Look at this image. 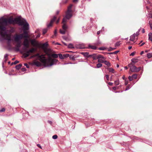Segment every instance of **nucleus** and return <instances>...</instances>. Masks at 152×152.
I'll use <instances>...</instances> for the list:
<instances>
[{"label":"nucleus","instance_id":"393cba45","mask_svg":"<svg viewBox=\"0 0 152 152\" xmlns=\"http://www.w3.org/2000/svg\"><path fill=\"white\" fill-rule=\"evenodd\" d=\"M68 47L70 48H74V46L72 44H69L68 45Z\"/></svg>","mask_w":152,"mask_h":152},{"label":"nucleus","instance_id":"603ef678","mask_svg":"<svg viewBox=\"0 0 152 152\" xmlns=\"http://www.w3.org/2000/svg\"><path fill=\"white\" fill-rule=\"evenodd\" d=\"M8 55L6 54L4 56V59H8Z\"/></svg>","mask_w":152,"mask_h":152},{"label":"nucleus","instance_id":"3c124183","mask_svg":"<svg viewBox=\"0 0 152 152\" xmlns=\"http://www.w3.org/2000/svg\"><path fill=\"white\" fill-rule=\"evenodd\" d=\"M43 55H39V54L38 53L37 54V55H36V56H38L39 58H41V57L43 56Z\"/></svg>","mask_w":152,"mask_h":152},{"label":"nucleus","instance_id":"e433bc0d","mask_svg":"<svg viewBox=\"0 0 152 152\" xmlns=\"http://www.w3.org/2000/svg\"><path fill=\"white\" fill-rule=\"evenodd\" d=\"M120 45V42H118L115 43V47H118Z\"/></svg>","mask_w":152,"mask_h":152},{"label":"nucleus","instance_id":"69168bd1","mask_svg":"<svg viewBox=\"0 0 152 152\" xmlns=\"http://www.w3.org/2000/svg\"><path fill=\"white\" fill-rule=\"evenodd\" d=\"M37 146H38V147H39V148H42V147H41V146L39 144H38L37 145Z\"/></svg>","mask_w":152,"mask_h":152},{"label":"nucleus","instance_id":"9b49d317","mask_svg":"<svg viewBox=\"0 0 152 152\" xmlns=\"http://www.w3.org/2000/svg\"><path fill=\"white\" fill-rule=\"evenodd\" d=\"M100 56L101 57L98 58V62L99 63H103L106 58L101 55H100Z\"/></svg>","mask_w":152,"mask_h":152},{"label":"nucleus","instance_id":"2f4dec72","mask_svg":"<svg viewBox=\"0 0 152 152\" xmlns=\"http://www.w3.org/2000/svg\"><path fill=\"white\" fill-rule=\"evenodd\" d=\"M58 56H59V58L61 59H64L63 56H62V55L61 53H59L58 54Z\"/></svg>","mask_w":152,"mask_h":152},{"label":"nucleus","instance_id":"a18cd8bd","mask_svg":"<svg viewBox=\"0 0 152 152\" xmlns=\"http://www.w3.org/2000/svg\"><path fill=\"white\" fill-rule=\"evenodd\" d=\"M130 88L131 87H130L129 85L126 87V88L125 89V91H127L129 90Z\"/></svg>","mask_w":152,"mask_h":152},{"label":"nucleus","instance_id":"338daca9","mask_svg":"<svg viewBox=\"0 0 152 152\" xmlns=\"http://www.w3.org/2000/svg\"><path fill=\"white\" fill-rule=\"evenodd\" d=\"M59 19H59H59H58V20H57L56 21V24H58V23H59Z\"/></svg>","mask_w":152,"mask_h":152},{"label":"nucleus","instance_id":"4d7b16f0","mask_svg":"<svg viewBox=\"0 0 152 152\" xmlns=\"http://www.w3.org/2000/svg\"><path fill=\"white\" fill-rule=\"evenodd\" d=\"M26 70V69L25 68H23L22 69V71L23 72H25Z\"/></svg>","mask_w":152,"mask_h":152},{"label":"nucleus","instance_id":"1a4fd4ad","mask_svg":"<svg viewBox=\"0 0 152 152\" xmlns=\"http://www.w3.org/2000/svg\"><path fill=\"white\" fill-rule=\"evenodd\" d=\"M138 59L137 58H132L131 59V62L128 65V66H130L134 65V64L138 61Z\"/></svg>","mask_w":152,"mask_h":152},{"label":"nucleus","instance_id":"37998d69","mask_svg":"<svg viewBox=\"0 0 152 152\" xmlns=\"http://www.w3.org/2000/svg\"><path fill=\"white\" fill-rule=\"evenodd\" d=\"M133 78L132 76H129L128 77V79L129 81H131L133 80Z\"/></svg>","mask_w":152,"mask_h":152},{"label":"nucleus","instance_id":"6e6d98bb","mask_svg":"<svg viewBox=\"0 0 152 152\" xmlns=\"http://www.w3.org/2000/svg\"><path fill=\"white\" fill-rule=\"evenodd\" d=\"M105 77H106L107 80H109V75H105Z\"/></svg>","mask_w":152,"mask_h":152},{"label":"nucleus","instance_id":"774afa93","mask_svg":"<svg viewBox=\"0 0 152 152\" xmlns=\"http://www.w3.org/2000/svg\"><path fill=\"white\" fill-rule=\"evenodd\" d=\"M142 33H145V30H144V28H143V29H142Z\"/></svg>","mask_w":152,"mask_h":152},{"label":"nucleus","instance_id":"20e7f679","mask_svg":"<svg viewBox=\"0 0 152 152\" xmlns=\"http://www.w3.org/2000/svg\"><path fill=\"white\" fill-rule=\"evenodd\" d=\"M23 34L24 36H23V37L28 38L29 37L28 33L27 31L29 29V24L27 22L26 20L23 21Z\"/></svg>","mask_w":152,"mask_h":152},{"label":"nucleus","instance_id":"ddd939ff","mask_svg":"<svg viewBox=\"0 0 152 152\" xmlns=\"http://www.w3.org/2000/svg\"><path fill=\"white\" fill-rule=\"evenodd\" d=\"M135 36L136 34L135 33L133 34L132 35L130 36V40L132 41H134Z\"/></svg>","mask_w":152,"mask_h":152},{"label":"nucleus","instance_id":"f704fd0d","mask_svg":"<svg viewBox=\"0 0 152 152\" xmlns=\"http://www.w3.org/2000/svg\"><path fill=\"white\" fill-rule=\"evenodd\" d=\"M69 58L71 59H72V60H74L75 59V57L73 55H69Z\"/></svg>","mask_w":152,"mask_h":152},{"label":"nucleus","instance_id":"5fc2aeb1","mask_svg":"<svg viewBox=\"0 0 152 152\" xmlns=\"http://www.w3.org/2000/svg\"><path fill=\"white\" fill-rule=\"evenodd\" d=\"M128 80H125V85H127L128 84Z\"/></svg>","mask_w":152,"mask_h":152},{"label":"nucleus","instance_id":"bb28decb","mask_svg":"<svg viewBox=\"0 0 152 152\" xmlns=\"http://www.w3.org/2000/svg\"><path fill=\"white\" fill-rule=\"evenodd\" d=\"M102 64L101 63H99L96 64V68H99L102 66Z\"/></svg>","mask_w":152,"mask_h":152},{"label":"nucleus","instance_id":"b1692460","mask_svg":"<svg viewBox=\"0 0 152 152\" xmlns=\"http://www.w3.org/2000/svg\"><path fill=\"white\" fill-rule=\"evenodd\" d=\"M36 50V49L34 48H32L29 50V52H30V53H33Z\"/></svg>","mask_w":152,"mask_h":152},{"label":"nucleus","instance_id":"58836bf2","mask_svg":"<svg viewBox=\"0 0 152 152\" xmlns=\"http://www.w3.org/2000/svg\"><path fill=\"white\" fill-rule=\"evenodd\" d=\"M47 31V29H44L43 30V34H45Z\"/></svg>","mask_w":152,"mask_h":152},{"label":"nucleus","instance_id":"7ed1b4c3","mask_svg":"<svg viewBox=\"0 0 152 152\" xmlns=\"http://www.w3.org/2000/svg\"><path fill=\"white\" fill-rule=\"evenodd\" d=\"M23 37V34H16L13 37L14 41L17 42L16 46L15 48V51H20V48L21 46L20 40Z\"/></svg>","mask_w":152,"mask_h":152},{"label":"nucleus","instance_id":"c85d7f7f","mask_svg":"<svg viewBox=\"0 0 152 152\" xmlns=\"http://www.w3.org/2000/svg\"><path fill=\"white\" fill-rule=\"evenodd\" d=\"M66 31L64 30L63 29V30L60 29V32L61 34H65Z\"/></svg>","mask_w":152,"mask_h":152},{"label":"nucleus","instance_id":"0eeeda50","mask_svg":"<svg viewBox=\"0 0 152 152\" xmlns=\"http://www.w3.org/2000/svg\"><path fill=\"white\" fill-rule=\"evenodd\" d=\"M56 17L54 16L53 18L51 20L50 22L48 23H47L48 28H49L52 26L53 23L56 20Z\"/></svg>","mask_w":152,"mask_h":152},{"label":"nucleus","instance_id":"2eb2a0df","mask_svg":"<svg viewBox=\"0 0 152 152\" xmlns=\"http://www.w3.org/2000/svg\"><path fill=\"white\" fill-rule=\"evenodd\" d=\"M103 63H104L106 65H107L108 67L110 66L111 65L109 61H107L106 60H105Z\"/></svg>","mask_w":152,"mask_h":152},{"label":"nucleus","instance_id":"412c9836","mask_svg":"<svg viewBox=\"0 0 152 152\" xmlns=\"http://www.w3.org/2000/svg\"><path fill=\"white\" fill-rule=\"evenodd\" d=\"M63 25L62 26V28L63 30L66 31L67 28V26L65 23H63Z\"/></svg>","mask_w":152,"mask_h":152},{"label":"nucleus","instance_id":"e2e57ef3","mask_svg":"<svg viewBox=\"0 0 152 152\" xmlns=\"http://www.w3.org/2000/svg\"><path fill=\"white\" fill-rule=\"evenodd\" d=\"M113 83L111 82H109L108 83V84L110 86H112L113 85Z\"/></svg>","mask_w":152,"mask_h":152},{"label":"nucleus","instance_id":"a19ab883","mask_svg":"<svg viewBox=\"0 0 152 152\" xmlns=\"http://www.w3.org/2000/svg\"><path fill=\"white\" fill-rule=\"evenodd\" d=\"M52 138L53 139H56L57 138L58 136L56 135H55L53 136Z\"/></svg>","mask_w":152,"mask_h":152},{"label":"nucleus","instance_id":"5701e85b","mask_svg":"<svg viewBox=\"0 0 152 152\" xmlns=\"http://www.w3.org/2000/svg\"><path fill=\"white\" fill-rule=\"evenodd\" d=\"M72 6H73L72 4L70 5L68 7V9H67L68 11H72L71 9L72 7Z\"/></svg>","mask_w":152,"mask_h":152},{"label":"nucleus","instance_id":"4c0bfd02","mask_svg":"<svg viewBox=\"0 0 152 152\" xmlns=\"http://www.w3.org/2000/svg\"><path fill=\"white\" fill-rule=\"evenodd\" d=\"M119 51H115L114 52H113V53H109V54H117V53H118V52Z\"/></svg>","mask_w":152,"mask_h":152},{"label":"nucleus","instance_id":"f03ea898","mask_svg":"<svg viewBox=\"0 0 152 152\" xmlns=\"http://www.w3.org/2000/svg\"><path fill=\"white\" fill-rule=\"evenodd\" d=\"M39 58L41 62L44 64L47 65L48 66L56 64L57 62L58 61L57 59H52L51 58H49L48 59H47L43 55L41 58Z\"/></svg>","mask_w":152,"mask_h":152},{"label":"nucleus","instance_id":"423d86ee","mask_svg":"<svg viewBox=\"0 0 152 152\" xmlns=\"http://www.w3.org/2000/svg\"><path fill=\"white\" fill-rule=\"evenodd\" d=\"M23 45L24 47L23 48V49L26 50L29 47V43L28 39L26 38L24 39L23 42Z\"/></svg>","mask_w":152,"mask_h":152},{"label":"nucleus","instance_id":"de8ad7c7","mask_svg":"<svg viewBox=\"0 0 152 152\" xmlns=\"http://www.w3.org/2000/svg\"><path fill=\"white\" fill-rule=\"evenodd\" d=\"M136 52L134 51L131 54H130V56H134V55L135 54Z\"/></svg>","mask_w":152,"mask_h":152},{"label":"nucleus","instance_id":"bf43d9fd","mask_svg":"<svg viewBox=\"0 0 152 152\" xmlns=\"http://www.w3.org/2000/svg\"><path fill=\"white\" fill-rule=\"evenodd\" d=\"M99 49L101 50H104V48L103 47H101L99 48Z\"/></svg>","mask_w":152,"mask_h":152},{"label":"nucleus","instance_id":"680f3d73","mask_svg":"<svg viewBox=\"0 0 152 152\" xmlns=\"http://www.w3.org/2000/svg\"><path fill=\"white\" fill-rule=\"evenodd\" d=\"M112 88L115 91L117 89V87H113Z\"/></svg>","mask_w":152,"mask_h":152},{"label":"nucleus","instance_id":"c9c22d12","mask_svg":"<svg viewBox=\"0 0 152 152\" xmlns=\"http://www.w3.org/2000/svg\"><path fill=\"white\" fill-rule=\"evenodd\" d=\"M23 55L25 58H26L28 57L30 55V54H27L25 53H24Z\"/></svg>","mask_w":152,"mask_h":152},{"label":"nucleus","instance_id":"dca6fc26","mask_svg":"<svg viewBox=\"0 0 152 152\" xmlns=\"http://www.w3.org/2000/svg\"><path fill=\"white\" fill-rule=\"evenodd\" d=\"M88 48L94 50H96L97 49V47L95 46L90 45H88Z\"/></svg>","mask_w":152,"mask_h":152},{"label":"nucleus","instance_id":"79ce46f5","mask_svg":"<svg viewBox=\"0 0 152 152\" xmlns=\"http://www.w3.org/2000/svg\"><path fill=\"white\" fill-rule=\"evenodd\" d=\"M64 58H67L68 57H69V55L68 54H64L63 55Z\"/></svg>","mask_w":152,"mask_h":152},{"label":"nucleus","instance_id":"72a5a7b5","mask_svg":"<svg viewBox=\"0 0 152 152\" xmlns=\"http://www.w3.org/2000/svg\"><path fill=\"white\" fill-rule=\"evenodd\" d=\"M57 34V30L56 29H55L54 31V35H53L52 37V38H53L54 36H56Z\"/></svg>","mask_w":152,"mask_h":152},{"label":"nucleus","instance_id":"f8f14e48","mask_svg":"<svg viewBox=\"0 0 152 152\" xmlns=\"http://www.w3.org/2000/svg\"><path fill=\"white\" fill-rule=\"evenodd\" d=\"M30 42L31 45L33 46H35L37 45V42H36L35 39H31Z\"/></svg>","mask_w":152,"mask_h":152},{"label":"nucleus","instance_id":"ea45409f","mask_svg":"<svg viewBox=\"0 0 152 152\" xmlns=\"http://www.w3.org/2000/svg\"><path fill=\"white\" fill-rule=\"evenodd\" d=\"M147 16L150 18H152V14L151 13H148Z\"/></svg>","mask_w":152,"mask_h":152},{"label":"nucleus","instance_id":"6ab92c4d","mask_svg":"<svg viewBox=\"0 0 152 152\" xmlns=\"http://www.w3.org/2000/svg\"><path fill=\"white\" fill-rule=\"evenodd\" d=\"M22 66V64H20L18 65H16L15 66V68L16 69L19 70L21 68Z\"/></svg>","mask_w":152,"mask_h":152},{"label":"nucleus","instance_id":"49530a36","mask_svg":"<svg viewBox=\"0 0 152 152\" xmlns=\"http://www.w3.org/2000/svg\"><path fill=\"white\" fill-rule=\"evenodd\" d=\"M149 24L150 27L151 29H152V23L150 22V20L149 21Z\"/></svg>","mask_w":152,"mask_h":152},{"label":"nucleus","instance_id":"39448f33","mask_svg":"<svg viewBox=\"0 0 152 152\" xmlns=\"http://www.w3.org/2000/svg\"><path fill=\"white\" fill-rule=\"evenodd\" d=\"M129 67H130V70L132 72H139L141 69V67L137 68L134 65L130 66Z\"/></svg>","mask_w":152,"mask_h":152},{"label":"nucleus","instance_id":"0e129e2a","mask_svg":"<svg viewBox=\"0 0 152 152\" xmlns=\"http://www.w3.org/2000/svg\"><path fill=\"white\" fill-rule=\"evenodd\" d=\"M48 122L51 125L52 124V122L51 121H48Z\"/></svg>","mask_w":152,"mask_h":152},{"label":"nucleus","instance_id":"9d476101","mask_svg":"<svg viewBox=\"0 0 152 152\" xmlns=\"http://www.w3.org/2000/svg\"><path fill=\"white\" fill-rule=\"evenodd\" d=\"M72 16V11H68L66 12V17L68 20L70 19Z\"/></svg>","mask_w":152,"mask_h":152},{"label":"nucleus","instance_id":"4be33fe9","mask_svg":"<svg viewBox=\"0 0 152 152\" xmlns=\"http://www.w3.org/2000/svg\"><path fill=\"white\" fill-rule=\"evenodd\" d=\"M51 56L54 58H57L58 57V54H53L51 55Z\"/></svg>","mask_w":152,"mask_h":152},{"label":"nucleus","instance_id":"8fccbe9b","mask_svg":"<svg viewBox=\"0 0 152 152\" xmlns=\"http://www.w3.org/2000/svg\"><path fill=\"white\" fill-rule=\"evenodd\" d=\"M24 65L26 66L27 68H28L29 67V66L26 63H24Z\"/></svg>","mask_w":152,"mask_h":152},{"label":"nucleus","instance_id":"09e8293b","mask_svg":"<svg viewBox=\"0 0 152 152\" xmlns=\"http://www.w3.org/2000/svg\"><path fill=\"white\" fill-rule=\"evenodd\" d=\"M140 29H139L138 30V31H137L136 33V36H138L139 35V32L140 31Z\"/></svg>","mask_w":152,"mask_h":152},{"label":"nucleus","instance_id":"13d9d810","mask_svg":"<svg viewBox=\"0 0 152 152\" xmlns=\"http://www.w3.org/2000/svg\"><path fill=\"white\" fill-rule=\"evenodd\" d=\"M19 62V61H15L14 62V64H17Z\"/></svg>","mask_w":152,"mask_h":152},{"label":"nucleus","instance_id":"f257e3e1","mask_svg":"<svg viewBox=\"0 0 152 152\" xmlns=\"http://www.w3.org/2000/svg\"><path fill=\"white\" fill-rule=\"evenodd\" d=\"M21 17L13 18L12 17H11L8 19L6 18L2 17L0 18V29L2 30H5L6 27L8 24H12L14 25L15 24H18L19 26H22L23 21L25 19L21 18Z\"/></svg>","mask_w":152,"mask_h":152},{"label":"nucleus","instance_id":"f3484780","mask_svg":"<svg viewBox=\"0 0 152 152\" xmlns=\"http://www.w3.org/2000/svg\"><path fill=\"white\" fill-rule=\"evenodd\" d=\"M34 65H36L37 66H39L41 65V63L38 61L34 62Z\"/></svg>","mask_w":152,"mask_h":152},{"label":"nucleus","instance_id":"c756f323","mask_svg":"<svg viewBox=\"0 0 152 152\" xmlns=\"http://www.w3.org/2000/svg\"><path fill=\"white\" fill-rule=\"evenodd\" d=\"M137 74H133L132 76V77L133 78L135 79H136L137 78Z\"/></svg>","mask_w":152,"mask_h":152},{"label":"nucleus","instance_id":"c03bdc74","mask_svg":"<svg viewBox=\"0 0 152 152\" xmlns=\"http://www.w3.org/2000/svg\"><path fill=\"white\" fill-rule=\"evenodd\" d=\"M5 110V109L4 108H3L1 110H0V112H4Z\"/></svg>","mask_w":152,"mask_h":152},{"label":"nucleus","instance_id":"473e14b6","mask_svg":"<svg viewBox=\"0 0 152 152\" xmlns=\"http://www.w3.org/2000/svg\"><path fill=\"white\" fill-rule=\"evenodd\" d=\"M67 19L66 18L65 16V17L63 19L62 23H65V22L66 21Z\"/></svg>","mask_w":152,"mask_h":152},{"label":"nucleus","instance_id":"052dcab7","mask_svg":"<svg viewBox=\"0 0 152 152\" xmlns=\"http://www.w3.org/2000/svg\"><path fill=\"white\" fill-rule=\"evenodd\" d=\"M25 53H26L27 54H30V52H29V50H26L25 52Z\"/></svg>","mask_w":152,"mask_h":152},{"label":"nucleus","instance_id":"cd10ccee","mask_svg":"<svg viewBox=\"0 0 152 152\" xmlns=\"http://www.w3.org/2000/svg\"><path fill=\"white\" fill-rule=\"evenodd\" d=\"M109 71L110 72L114 73L115 72L114 69L112 68H110L109 69Z\"/></svg>","mask_w":152,"mask_h":152},{"label":"nucleus","instance_id":"864d4df0","mask_svg":"<svg viewBox=\"0 0 152 152\" xmlns=\"http://www.w3.org/2000/svg\"><path fill=\"white\" fill-rule=\"evenodd\" d=\"M68 1V0H63L62 2L63 3L65 4Z\"/></svg>","mask_w":152,"mask_h":152},{"label":"nucleus","instance_id":"7c9ffc66","mask_svg":"<svg viewBox=\"0 0 152 152\" xmlns=\"http://www.w3.org/2000/svg\"><path fill=\"white\" fill-rule=\"evenodd\" d=\"M147 56L148 58H150L152 57V53H148L147 54Z\"/></svg>","mask_w":152,"mask_h":152},{"label":"nucleus","instance_id":"a878e982","mask_svg":"<svg viewBox=\"0 0 152 152\" xmlns=\"http://www.w3.org/2000/svg\"><path fill=\"white\" fill-rule=\"evenodd\" d=\"M114 83L115 85L117 86L119 84V81L118 79L116 80L115 81Z\"/></svg>","mask_w":152,"mask_h":152},{"label":"nucleus","instance_id":"6e6552de","mask_svg":"<svg viewBox=\"0 0 152 152\" xmlns=\"http://www.w3.org/2000/svg\"><path fill=\"white\" fill-rule=\"evenodd\" d=\"M100 54H94L91 55V57L94 60H96L99 58H100Z\"/></svg>","mask_w":152,"mask_h":152},{"label":"nucleus","instance_id":"aec40b11","mask_svg":"<svg viewBox=\"0 0 152 152\" xmlns=\"http://www.w3.org/2000/svg\"><path fill=\"white\" fill-rule=\"evenodd\" d=\"M148 39L152 42V33H150L148 34Z\"/></svg>","mask_w":152,"mask_h":152},{"label":"nucleus","instance_id":"4468645a","mask_svg":"<svg viewBox=\"0 0 152 152\" xmlns=\"http://www.w3.org/2000/svg\"><path fill=\"white\" fill-rule=\"evenodd\" d=\"M48 45V42H46L42 44V47L43 48H46Z\"/></svg>","mask_w":152,"mask_h":152},{"label":"nucleus","instance_id":"a211bd4d","mask_svg":"<svg viewBox=\"0 0 152 152\" xmlns=\"http://www.w3.org/2000/svg\"><path fill=\"white\" fill-rule=\"evenodd\" d=\"M146 8L148 12H152V7H149L148 6H146Z\"/></svg>","mask_w":152,"mask_h":152}]
</instances>
